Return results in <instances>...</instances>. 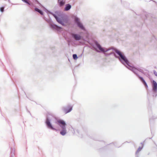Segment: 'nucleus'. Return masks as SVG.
Here are the masks:
<instances>
[{
	"instance_id": "9b49d317",
	"label": "nucleus",
	"mask_w": 157,
	"mask_h": 157,
	"mask_svg": "<svg viewBox=\"0 0 157 157\" xmlns=\"http://www.w3.org/2000/svg\"><path fill=\"white\" fill-rule=\"evenodd\" d=\"M72 37L74 39H75L77 41H79L82 38L81 36L77 33H73L72 35Z\"/></svg>"
},
{
	"instance_id": "2f4dec72",
	"label": "nucleus",
	"mask_w": 157,
	"mask_h": 157,
	"mask_svg": "<svg viewBox=\"0 0 157 157\" xmlns=\"http://www.w3.org/2000/svg\"><path fill=\"white\" fill-rule=\"evenodd\" d=\"M6 155H5V156H4V157H6Z\"/></svg>"
},
{
	"instance_id": "393cba45",
	"label": "nucleus",
	"mask_w": 157,
	"mask_h": 157,
	"mask_svg": "<svg viewBox=\"0 0 157 157\" xmlns=\"http://www.w3.org/2000/svg\"><path fill=\"white\" fill-rule=\"evenodd\" d=\"M92 139L95 140H99L98 139H97L96 138H94L93 137H92Z\"/></svg>"
},
{
	"instance_id": "c756f323",
	"label": "nucleus",
	"mask_w": 157,
	"mask_h": 157,
	"mask_svg": "<svg viewBox=\"0 0 157 157\" xmlns=\"http://www.w3.org/2000/svg\"><path fill=\"white\" fill-rule=\"evenodd\" d=\"M70 43H68V44L69 46L70 45Z\"/></svg>"
},
{
	"instance_id": "f3484780",
	"label": "nucleus",
	"mask_w": 157,
	"mask_h": 157,
	"mask_svg": "<svg viewBox=\"0 0 157 157\" xmlns=\"http://www.w3.org/2000/svg\"><path fill=\"white\" fill-rule=\"evenodd\" d=\"M77 132L79 136L81 138L82 137V132L80 131L79 130H77Z\"/></svg>"
},
{
	"instance_id": "4be33fe9",
	"label": "nucleus",
	"mask_w": 157,
	"mask_h": 157,
	"mask_svg": "<svg viewBox=\"0 0 157 157\" xmlns=\"http://www.w3.org/2000/svg\"><path fill=\"white\" fill-rule=\"evenodd\" d=\"M35 2L40 6H42V5L38 2L37 0H35Z\"/></svg>"
},
{
	"instance_id": "b1692460",
	"label": "nucleus",
	"mask_w": 157,
	"mask_h": 157,
	"mask_svg": "<svg viewBox=\"0 0 157 157\" xmlns=\"http://www.w3.org/2000/svg\"><path fill=\"white\" fill-rule=\"evenodd\" d=\"M153 73L155 75L157 76V72L155 70L153 71Z\"/></svg>"
},
{
	"instance_id": "f03ea898",
	"label": "nucleus",
	"mask_w": 157,
	"mask_h": 157,
	"mask_svg": "<svg viewBox=\"0 0 157 157\" xmlns=\"http://www.w3.org/2000/svg\"><path fill=\"white\" fill-rule=\"evenodd\" d=\"M44 10L47 13L50 12L51 14L55 18L56 21L59 24L63 26H66V24L69 22V19L66 15L60 14L57 16L56 14L51 12L44 7Z\"/></svg>"
},
{
	"instance_id": "72a5a7b5",
	"label": "nucleus",
	"mask_w": 157,
	"mask_h": 157,
	"mask_svg": "<svg viewBox=\"0 0 157 157\" xmlns=\"http://www.w3.org/2000/svg\"><path fill=\"white\" fill-rule=\"evenodd\" d=\"M145 16H146V18H147V15H146Z\"/></svg>"
},
{
	"instance_id": "20e7f679",
	"label": "nucleus",
	"mask_w": 157,
	"mask_h": 157,
	"mask_svg": "<svg viewBox=\"0 0 157 157\" xmlns=\"http://www.w3.org/2000/svg\"><path fill=\"white\" fill-rule=\"evenodd\" d=\"M55 123L58 125L61 128L60 130V134L62 136H64L67 133L66 129L67 124L66 122L61 119H57Z\"/></svg>"
},
{
	"instance_id": "f8f14e48",
	"label": "nucleus",
	"mask_w": 157,
	"mask_h": 157,
	"mask_svg": "<svg viewBox=\"0 0 157 157\" xmlns=\"http://www.w3.org/2000/svg\"><path fill=\"white\" fill-rule=\"evenodd\" d=\"M71 8V5L69 4H67L65 5V7L64 8V11H68L70 10Z\"/></svg>"
},
{
	"instance_id": "c85d7f7f",
	"label": "nucleus",
	"mask_w": 157,
	"mask_h": 157,
	"mask_svg": "<svg viewBox=\"0 0 157 157\" xmlns=\"http://www.w3.org/2000/svg\"><path fill=\"white\" fill-rule=\"evenodd\" d=\"M8 0V1L10 3H11L10 1V0Z\"/></svg>"
},
{
	"instance_id": "ddd939ff",
	"label": "nucleus",
	"mask_w": 157,
	"mask_h": 157,
	"mask_svg": "<svg viewBox=\"0 0 157 157\" xmlns=\"http://www.w3.org/2000/svg\"><path fill=\"white\" fill-rule=\"evenodd\" d=\"M34 11L35 12L39 13L41 15H43L44 14V13L43 11L42 10L39 9L37 7H35L34 8Z\"/></svg>"
},
{
	"instance_id": "6ab92c4d",
	"label": "nucleus",
	"mask_w": 157,
	"mask_h": 157,
	"mask_svg": "<svg viewBox=\"0 0 157 157\" xmlns=\"http://www.w3.org/2000/svg\"><path fill=\"white\" fill-rule=\"evenodd\" d=\"M72 57L73 59L75 60H77L78 58V56L76 54H73L72 55Z\"/></svg>"
},
{
	"instance_id": "423d86ee",
	"label": "nucleus",
	"mask_w": 157,
	"mask_h": 157,
	"mask_svg": "<svg viewBox=\"0 0 157 157\" xmlns=\"http://www.w3.org/2000/svg\"><path fill=\"white\" fill-rule=\"evenodd\" d=\"M44 19L49 24V27L51 29L53 30H56L59 32L61 31L62 28L61 27L54 24L51 19H48L45 17Z\"/></svg>"
},
{
	"instance_id": "2eb2a0df",
	"label": "nucleus",
	"mask_w": 157,
	"mask_h": 157,
	"mask_svg": "<svg viewBox=\"0 0 157 157\" xmlns=\"http://www.w3.org/2000/svg\"><path fill=\"white\" fill-rule=\"evenodd\" d=\"M58 3L60 7L63 6L65 4V2L64 0H60L59 1H58Z\"/></svg>"
},
{
	"instance_id": "473e14b6",
	"label": "nucleus",
	"mask_w": 157,
	"mask_h": 157,
	"mask_svg": "<svg viewBox=\"0 0 157 157\" xmlns=\"http://www.w3.org/2000/svg\"><path fill=\"white\" fill-rule=\"evenodd\" d=\"M152 1V0H149L148 1Z\"/></svg>"
},
{
	"instance_id": "5701e85b",
	"label": "nucleus",
	"mask_w": 157,
	"mask_h": 157,
	"mask_svg": "<svg viewBox=\"0 0 157 157\" xmlns=\"http://www.w3.org/2000/svg\"><path fill=\"white\" fill-rule=\"evenodd\" d=\"M51 49L52 50V53L55 52V48L54 47H52L51 48Z\"/></svg>"
},
{
	"instance_id": "1a4fd4ad",
	"label": "nucleus",
	"mask_w": 157,
	"mask_h": 157,
	"mask_svg": "<svg viewBox=\"0 0 157 157\" xmlns=\"http://www.w3.org/2000/svg\"><path fill=\"white\" fill-rule=\"evenodd\" d=\"M72 108V106L68 105L67 106L63 107L62 109L65 114H67L71 112Z\"/></svg>"
},
{
	"instance_id": "dca6fc26",
	"label": "nucleus",
	"mask_w": 157,
	"mask_h": 157,
	"mask_svg": "<svg viewBox=\"0 0 157 157\" xmlns=\"http://www.w3.org/2000/svg\"><path fill=\"white\" fill-rule=\"evenodd\" d=\"M23 2H25L29 6H32L33 4L31 3L29 0H21Z\"/></svg>"
},
{
	"instance_id": "a211bd4d",
	"label": "nucleus",
	"mask_w": 157,
	"mask_h": 157,
	"mask_svg": "<svg viewBox=\"0 0 157 157\" xmlns=\"http://www.w3.org/2000/svg\"><path fill=\"white\" fill-rule=\"evenodd\" d=\"M157 116H153L152 117H150V119H149L150 122H151V121H152V120L155 119H157Z\"/></svg>"
},
{
	"instance_id": "6e6552de",
	"label": "nucleus",
	"mask_w": 157,
	"mask_h": 157,
	"mask_svg": "<svg viewBox=\"0 0 157 157\" xmlns=\"http://www.w3.org/2000/svg\"><path fill=\"white\" fill-rule=\"evenodd\" d=\"M15 145L14 142H13V140L11 142H10L9 144V147L10 149V155H7V157H14L15 155V150L13 148V146Z\"/></svg>"
},
{
	"instance_id": "0eeeda50",
	"label": "nucleus",
	"mask_w": 157,
	"mask_h": 157,
	"mask_svg": "<svg viewBox=\"0 0 157 157\" xmlns=\"http://www.w3.org/2000/svg\"><path fill=\"white\" fill-rule=\"evenodd\" d=\"M72 18L74 19L75 23L76 25L78 28L83 31H86L85 27L82 23L80 21V19L77 16L73 15L72 16Z\"/></svg>"
},
{
	"instance_id": "412c9836",
	"label": "nucleus",
	"mask_w": 157,
	"mask_h": 157,
	"mask_svg": "<svg viewBox=\"0 0 157 157\" xmlns=\"http://www.w3.org/2000/svg\"><path fill=\"white\" fill-rule=\"evenodd\" d=\"M65 39L67 40L68 43H71V40L69 38H65Z\"/></svg>"
},
{
	"instance_id": "cd10ccee",
	"label": "nucleus",
	"mask_w": 157,
	"mask_h": 157,
	"mask_svg": "<svg viewBox=\"0 0 157 157\" xmlns=\"http://www.w3.org/2000/svg\"><path fill=\"white\" fill-rule=\"evenodd\" d=\"M26 109H27V110L28 111V112L30 114H31V113H30V111L28 110V109H27V107H26Z\"/></svg>"
},
{
	"instance_id": "9d476101",
	"label": "nucleus",
	"mask_w": 157,
	"mask_h": 157,
	"mask_svg": "<svg viewBox=\"0 0 157 157\" xmlns=\"http://www.w3.org/2000/svg\"><path fill=\"white\" fill-rule=\"evenodd\" d=\"M152 91L153 92L156 93L157 91V83L156 82L153 80L152 81Z\"/></svg>"
},
{
	"instance_id": "4468645a",
	"label": "nucleus",
	"mask_w": 157,
	"mask_h": 157,
	"mask_svg": "<svg viewBox=\"0 0 157 157\" xmlns=\"http://www.w3.org/2000/svg\"><path fill=\"white\" fill-rule=\"evenodd\" d=\"M143 148V147H139L135 153L136 157H139V154L138 153Z\"/></svg>"
},
{
	"instance_id": "7c9ffc66",
	"label": "nucleus",
	"mask_w": 157,
	"mask_h": 157,
	"mask_svg": "<svg viewBox=\"0 0 157 157\" xmlns=\"http://www.w3.org/2000/svg\"><path fill=\"white\" fill-rule=\"evenodd\" d=\"M152 138V137H151V138H149V139H151Z\"/></svg>"
},
{
	"instance_id": "a878e982",
	"label": "nucleus",
	"mask_w": 157,
	"mask_h": 157,
	"mask_svg": "<svg viewBox=\"0 0 157 157\" xmlns=\"http://www.w3.org/2000/svg\"><path fill=\"white\" fill-rule=\"evenodd\" d=\"M140 144H141L142 145V146L141 147H144V144H143V142H141V143Z\"/></svg>"
},
{
	"instance_id": "7ed1b4c3",
	"label": "nucleus",
	"mask_w": 157,
	"mask_h": 157,
	"mask_svg": "<svg viewBox=\"0 0 157 157\" xmlns=\"http://www.w3.org/2000/svg\"><path fill=\"white\" fill-rule=\"evenodd\" d=\"M128 69L131 71L139 78L140 81L144 85L146 88L148 87L147 85L144 78L140 76L137 73V71H138L142 73H144V71L142 67H135L132 66H130V67H128Z\"/></svg>"
},
{
	"instance_id": "39448f33",
	"label": "nucleus",
	"mask_w": 157,
	"mask_h": 157,
	"mask_svg": "<svg viewBox=\"0 0 157 157\" xmlns=\"http://www.w3.org/2000/svg\"><path fill=\"white\" fill-rule=\"evenodd\" d=\"M52 117V115L50 114H48L46 116L45 122V124L48 129L56 132L58 130L54 127L51 122Z\"/></svg>"
},
{
	"instance_id": "bb28decb",
	"label": "nucleus",
	"mask_w": 157,
	"mask_h": 157,
	"mask_svg": "<svg viewBox=\"0 0 157 157\" xmlns=\"http://www.w3.org/2000/svg\"><path fill=\"white\" fill-rule=\"evenodd\" d=\"M148 95H149L148 93V92H147V97L148 99L149 98Z\"/></svg>"
},
{
	"instance_id": "aec40b11",
	"label": "nucleus",
	"mask_w": 157,
	"mask_h": 157,
	"mask_svg": "<svg viewBox=\"0 0 157 157\" xmlns=\"http://www.w3.org/2000/svg\"><path fill=\"white\" fill-rule=\"evenodd\" d=\"M5 7L2 6L0 8V11L2 13H3L4 11Z\"/></svg>"
},
{
	"instance_id": "f257e3e1",
	"label": "nucleus",
	"mask_w": 157,
	"mask_h": 157,
	"mask_svg": "<svg viewBox=\"0 0 157 157\" xmlns=\"http://www.w3.org/2000/svg\"><path fill=\"white\" fill-rule=\"evenodd\" d=\"M94 45L91 43L90 44L91 46V47H89V48L99 53L101 52H106L110 49H112L118 56L113 52L109 53H105V56H107L113 54L116 58L118 59L121 63L124 65L128 69V67H130V66H131L130 65V63L129 61L124 54L117 49L112 47L109 48L108 49H107L102 47L96 40H94Z\"/></svg>"
}]
</instances>
